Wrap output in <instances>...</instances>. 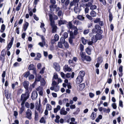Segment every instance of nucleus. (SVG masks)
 <instances>
[{
    "label": "nucleus",
    "mask_w": 124,
    "mask_h": 124,
    "mask_svg": "<svg viewBox=\"0 0 124 124\" xmlns=\"http://www.w3.org/2000/svg\"><path fill=\"white\" fill-rule=\"evenodd\" d=\"M13 43H11L10 42L8 45L7 48V50L8 51V50L11 48V47L12 46V45Z\"/></svg>",
    "instance_id": "obj_45"
},
{
    "label": "nucleus",
    "mask_w": 124,
    "mask_h": 124,
    "mask_svg": "<svg viewBox=\"0 0 124 124\" xmlns=\"http://www.w3.org/2000/svg\"><path fill=\"white\" fill-rule=\"evenodd\" d=\"M74 10L76 13H79L81 11L80 7L78 6H76L74 7Z\"/></svg>",
    "instance_id": "obj_13"
},
{
    "label": "nucleus",
    "mask_w": 124,
    "mask_h": 124,
    "mask_svg": "<svg viewBox=\"0 0 124 124\" xmlns=\"http://www.w3.org/2000/svg\"><path fill=\"white\" fill-rule=\"evenodd\" d=\"M75 38H72L70 36V37L69 39V43L70 44H71L72 45H73V39H74Z\"/></svg>",
    "instance_id": "obj_36"
},
{
    "label": "nucleus",
    "mask_w": 124,
    "mask_h": 124,
    "mask_svg": "<svg viewBox=\"0 0 124 124\" xmlns=\"http://www.w3.org/2000/svg\"><path fill=\"white\" fill-rule=\"evenodd\" d=\"M68 25L69 26V29H71L72 30L73 29V27L74 26H75L73 25L71 23V22H70L68 23Z\"/></svg>",
    "instance_id": "obj_34"
},
{
    "label": "nucleus",
    "mask_w": 124,
    "mask_h": 124,
    "mask_svg": "<svg viewBox=\"0 0 124 124\" xmlns=\"http://www.w3.org/2000/svg\"><path fill=\"white\" fill-rule=\"evenodd\" d=\"M85 51L88 55H90L91 54V50L88 47L85 49Z\"/></svg>",
    "instance_id": "obj_27"
},
{
    "label": "nucleus",
    "mask_w": 124,
    "mask_h": 124,
    "mask_svg": "<svg viewBox=\"0 0 124 124\" xmlns=\"http://www.w3.org/2000/svg\"><path fill=\"white\" fill-rule=\"evenodd\" d=\"M79 48L81 52H83L84 50V46L82 44H81L79 46Z\"/></svg>",
    "instance_id": "obj_35"
},
{
    "label": "nucleus",
    "mask_w": 124,
    "mask_h": 124,
    "mask_svg": "<svg viewBox=\"0 0 124 124\" xmlns=\"http://www.w3.org/2000/svg\"><path fill=\"white\" fill-rule=\"evenodd\" d=\"M40 122L41 123H43L45 124L46 123V121L44 119V117H42L40 120Z\"/></svg>",
    "instance_id": "obj_41"
},
{
    "label": "nucleus",
    "mask_w": 124,
    "mask_h": 124,
    "mask_svg": "<svg viewBox=\"0 0 124 124\" xmlns=\"http://www.w3.org/2000/svg\"><path fill=\"white\" fill-rule=\"evenodd\" d=\"M29 25L28 23L25 22L23 24V28L24 31H26Z\"/></svg>",
    "instance_id": "obj_19"
},
{
    "label": "nucleus",
    "mask_w": 124,
    "mask_h": 124,
    "mask_svg": "<svg viewBox=\"0 0 124 124\" xmlns=\"http://www.w3.org/2000/svg\"><path fill=\"white\" fill-rule=\"evenodd\" d=\"M81 41L82 43L84 45H85L86 43L87 42V40L85 39L84 37H82L81 38Z\"/></svg>",
    "instance_id": "obj_28"
},
{
    "label": "nucleus",
    "mask_w": 124,
    "mask_h": 124,
    "mask_svg": "<svg viewBox=\"0 0 124 124\" xmlns=\"http://www.w3.org/2000/svg\"><path fill=\"white\" fill-rule=\"evenodd\" d=\"M30 74V72L28 71L24 73L23 74V75L24 77L27 78L28 77H29Z\"/></svg>",
    "instance_id": "obj_24"
},
{
    "label": "nucleus",
    "mask_w": 124,
    "mask_h": 124,
    "mask_svg": "<svg viewBox=\"0 0 124 124\" xmlns=\"http://www.w3.org/2000/svg\"><path fill=\"white\" fill-rule=\"evenodd\" d=\"M60 74L62 78L65 79L66 78L65 76V74L64 73L62 72H61Z\"/></svg>",
    "instance_id": "obj_63"
},
{
    "label": "nucleus",
    "mask_w": 124,
    "mask_h": 124,
    "mask_svg": "<svg viewBox=\"0 0 124 124\" xmlns=\"http://www.w3.org/2000/svg\"><path fill=\"white\" fill-rule=\"evenodd\" d=\"M35 119H37L38 117H39V115L38 114V112L37 111H35Z\"/></svg>",
    "instance_id": "obj_52"
},
{
    "label": "nucleus",
    "mask_w": 124,
    "mask_h": 124,
    "mask_svg": "<svg viewBox=\"0 0 124 124\" xmlns=\"http://www.w3.org/2000/svg\"><path fill=\"white\" fill-rule=\"evenodd\" d=\"M89 95L91 98H93L94 96V94L92 93H89Z\"/></svg>",
    "instance_id": "obj_64"
},
{
    "label": "nucleus",
    "mask_w": 124,
    "mask_h": 124,
    "mask_svg": "<svg viewBox=\"0 0 124 124\" xmlns=\"http://www.w3.org/2000/svg\"><path fill=\"white\" fill-rule=\"evenodd\" d=\"M85 86V84L82 83L80 84L79 85V89L80 90H82L84 88Z\"/></svg>",
    "instance_id": "obj_31"
},
{
    "label": "nucleus",
    "mask_w": 124,
    "mask_h": 124,
    "mask_svg": "<svg viewBox=\"0 0 124 124\" xmlns=\"http://www.w3.org/2000/svg\"><path fill=\"white\" fill-rule=\"evenodd\" d=\"M102 38L101 35V34H96L95 36L94 35L91 38V40L94 41V43L96 42L98 40H100Z\"/></svg>",
    "instance_id": "obj_4"
},
{
    "label": "nucleus",
    "mask_w": 124,
    "mask_h": 124,
    "mask_svg": "<svg viewBox=\"0 0 124 124\" xmlns=\"http://www.w3.org/2000/svg\"><path fill=\"white\" fill-rule=\"evenodd\" d=\"M97 7L95 5H92L90 7V9L91 10H94Z\"/></svg>",
    "instance_id": "obj_47"
},
{
    "label": "nucleus",
    "mask_w": 124,
    "mask_h": 124,
    "mask_svg": "<svg viewBox=\"0 0 124 124\" xmlns=\"http://www.w3.org/2000/svg\"><path fill=\"white\" fill-rule=\"evenodd\" d=\"M60 113L61 115H66L67 114L68 112L65 110L64 108L63 107L61 109Z\"/></svg>",
    "instance_id": "obj_14"
},
{
    "label": "nucleus",
    "mask_w": 124,
    "mask_h": 124,
    "mask_svg": "<svg viewBox=\"0 0 124 124\" xmlns=\"http://www.w3.org/2000/svg\"><path fill=\"white\" fill-rule=\"evenodd\" d=\"M96 116V114L95 113L93 112L91 115V117L92 120H94L95 119Z\"/></svg>",
    "instance_id": "obj_26"
},
{
    "label": "nucleus",
    "mask_w": 124,
    "mask_h": 124,
    "mask_svg": "<svg viewBox=\"0 0 124 124\" xmlns=\"http://www.w3.org/2000/svg\"><path fill=\"white\" fill-rule=\"evenodd\" d=\"M61 108V107L59 105H58L54 109V112L56 113L58 110H59Z\"/></svg>",
    "instance_id": "obj_22"
},
{
    "label": "nucleus",
    "mask_w": 124,
    "mask_h": 124,
    "mask_svg": "<svg viewBox=\"0 0 124 124\" xmlns=\"http://www.w3.org/2000/svg\"><path fill=\"white\" fill-rule=\"evenodd\" d=\"M41 55L40 54L38 53L37 54V56L36 58H35V59L38 60L39 58H41Z\"/></svg>",
    "instance_id": "obj_46"
},
{
    "label": "nucleus",
    "mask_w": 124,
    "mask_h": 124,
    "mask_svg": "<svg viewBox=\"0 0 124 124\" xmlns=\"http://www.w3.org/2000/svg\"><path fill=\"white\" fill-rule=\"evenodd\" d=\"M34 69V66L33 64H31L29 65L28 67V69L29 70H33Z\"/></svg>",
    "instance_id": "obj_37"
},
{
    "label": "nucleus",
    "mask_w": 124,
    "mask_h": 124,
    "mask_svg": "<svg viewBox=\"0 0 124 124\" xmlns=\"http://www.w3.org/2000/svg\"><path fill=\"white\" fill-rule=\"evenodd\" d=\"M56 119L55 120V122L57 123H59V119L60 118V116L58 115H57L55 117Z\"/></svg>",
    "instance_id": "obj_33"
},
{
    "label": "nucleus",
    "mask_w": 124,
    "mask_h": 124,
    "mask_svg": "<svg viewBox=\"0 0 124 124\" xmlns=\"http://www.w3.org/2000/svg\"><path fill=\"white\" fill-rule=\"evenodd\" d=\"M50 24L52 27L56 26L54 24V20L50 21Z\"/></svg>",
    "instance_id": "obj_57"
},
{
    "label": "nucleus",
    "mask_w": 124,
    "mask_h": 124,
    "mask_svg": "<svg viewBox=\"0 0 124 124\" xmlns=\"http://www.w3.org/2000/svg\"><path fill=\"white\" fill-rule=\"evenodd\" d=\"M46 109L48 110H50L52 109V106H51L48 104L46 105Z\"/></svg>",
    "instance_id": "obj_32"
},
{
    "label": "nucleus",
    "mask_w": 124,
    "mask_h": 124,
    "mask_svg": "<svg viewBox=\"0 0 124 124\" xmlns=\"http://www.w3.org/2000/svg\"><path fill=\"white\" fill-rule=\"evenodd\" d=\"M29 91H26L25 93L21 95L20 99V100L22 101L21 103L24 104L25 101L29 97Z\"/></svg>",
    "instance_id": "obj_2"
},
{
    "label": "nucleus",
    "mask_w": 124,
    "mask_h": 124,
    "mask_svg": "<svg viewBox=\"0 0 124 124\" xmlns=\"http://www.w3.org/2000/svg\"><path fill=\"white\" fill-rule=\"evenodd\" d=\"M77 17L78 19L81 21H84L85 20V17L83 15H78Z\"/></svg>",
    "instance_id": "obj_15"
},
{
    "label": "nucleus",
    "mask_w": 124,
    "mask_h": 124,
    "mask_svg": "<svg viewBox=\"0 0 124 124\" xmlns=\"http://www.w3.org/2000/svg\"><path fill=\"white\" fill-rule=\"evenodd\" d=\"M85 75V72L84 71H81L79 73L78 76H80V77H81L83 78L84 77Z\"/></svg>",
    "instance_id": "obj_23"
},
{
    "label": "nucleus",
    "mask_w": 124,
    "mask_h": 124,
    "mask_svg": "<svg viewBox=\"0 0 124 124\" xmlns=\"http://www.w3.org/2000/svg\"><path fill=\"white\" fill-rule=\"evenodd\" d=\"M36 110L38 111L40 113H42L43 111V109L42 108V106L39 101V103L37 104L36 106Z\"/></svg>",
    "instance_id": "obj_5"
},
{
    "label": "nucleus",
    "mask_w": 124,
    "mask_h": 124,
    "mask_svg": "<svg viewBox=\"0 0 124 124\" xmlns=\"http://www.w3.org/2000/svg\"><path fill=\"white\" fill-rule=\"evenodd\" d=\"M36 90L39 92L43 90V88L42 87L39 86L36 89Z\"/></svg>",
    "instance_id": "obj_49"
},
{
    "label": "nucleus",
    "mask_w": 124,
    "mask_h": 124,
    "mask_svg": "<svg viewBox=\"0 0 124 124\" xmlns=\"http://www.w3.org/2000/svg\"><path fill=\"white\" fill-rule=\"evenodd\" d=\"M25 107L27 108H29L30 107V104L29 103L27 102H26L25 103Z\"/></svg>",
    "instance_id": "obj_56"
},
{
    "label": "nucleus",
    "mask_w": 124,
    "mask_h": 124,
    "mask_svg": "<svg viewBox=\"0 0 124 124\" xmlns=\"http://www.w3.org/2000/svg\"><path fill=\"white\" fill-rule=\"evenodd\" d=\"M52 32L53 33H54L56 32L57 27L56 26L52 27Z\"/></svg>",
    "instance_id": "obj_44"
},
{
    "label": "nucleus",
    "mask_w": 124,
    "mask_h": 124,
    "mask_svg": "<svg viewBox=\"0 0 124 124\" xmlns=\"http://www.w3.org/2000/svg\"><path fill=\"white\" fill-rule=\"evenodd\" d=\"M24 104H21V107L20 108V111H19L20 114L22 113H23V112L24 110Z\"/></svg>",
    "instance_id": "obj_21"
},
{
    "label": "nucleus",
    "mask_w": 124,
    "mask_h": 124,
    "mask_svg": "<svg viewBox=\"0 0 124 124\" xmlns=\"http://www.w3.org/2000/svg\"><path fill=\"white\" fill-rule=\"evenodd\" d=\"M35 107L34 103H31L30 104V107L31 110L33 109Z\"/></svg>",
    "instance_id": "obj_43"
},
{
    "label": "nucleus",
    "mask_w": 124,
    "mask_h": 124,
    "mask_svg": "<svg viewBox=\"0 0 124 124\" xmlns=\"http://www.w3.org/2000/svg\"><path fill=\"white\" fill-rule=\"evenodd\" d=\"M65 71L70 72L71 71V69L70 67H69L68 65H65L63 68Z\"/></svg>",
    "instance_id": "obj_16"
},
{
    "label": "nucleus",
    "mask_w": 124,
    "mask_h": 124,
    "mask_svg": "<svg viewBox=\"0 0 124 124\" xmlns=\"http://www.w3.org/2000/svg\"><path fill=\"white\" fill-rule=\"evenodd\" d=\"M57 14L58 16L60 17H61V16H63V14L61 10H59Z\"/></svg>",
    "instance_id": "obj_38"
},
{
    "label": "nucleus",
    "mask_w": 124,
    "mask_h": 124,
    "mask_svg": "<svg viewBox=\"0 0 124 124\" xmlns=\"http://www.w3.org/2000/svg\"><path fill=\"white\" fill-rule=\"evenodd\" d=\"M72 30H74L73 32L72 31H70V30L68 31L69 32L70 36L71 38H75L78 33V29L76 26H74Z\"/></svg>",
    "instance_id": "obj_1"
},
{
    "label": "nucleus",
    "mask_w": 124,
    "mask_h": 124,
    "mask_svg": "<svg viewBox=\"0 0 124 124\" xmlns=\"http://www.w3.org/2000/svg\"><path fill=\"white\" fill-rule=\"evenodd\" d=\"M86 60L87 61H90L91 60V57L89 56H86L84 58V61Z\"/></svg>",
    "instance_id": "obj_29"
},
{
    "label": "nucleus",
    "mask_w": 124,
    "mask_h": 124,
    "mask_svg": "<svg viewBox=\"0 0 124 124\" xmlns=\"http://www.w3.org/2000/svg\"><path fill=\"white\" fill-rule=\"evenodd\" d=\"M38 93L36 91H33L32 93L31 96V99L33 100L36 99L38 97Z\"/></svg>",
    "instance_id": "obj_8"
},
{
    "label": "nucleus",
    "mask_w": 124,
    "mask_h": 124,
    "mask_svg": "<svg viewBox=\"0 0 124 124\" xmlns=\"http://www.w3.org/2000/svg\"><path fill=\"white\" fill-rule=\"evenodd\" d=\"M59 39V36L57 34H56L54 36V40L55 41H56L58 40Z\"/></svg>",
    "instance_id": "obj_40"
},
{
    "label": "nucleus",
    "mask_w": 124,
    "mask_h": 124,
    "mask_svg": "<svg viewBox=\"0 0 124 124\" xmlns=\"http://www.w3.org/2000/svg\"><path fill=\"white\" fill-rule=\"evenodd\" d=\"M34 77L33 75L32 74H30L29 77V80H31L34 78Z\"/></svg>",
    "instance_id": "obj_51"
},
{
    "label": "nucleus",
    "mask_w": 124,
    "mask_h": 124,
    "mask_svg": "<svg viewBox=\"0 0 124 124\" xmlns=\"http://www.w3.org/2000/svg\"><path fill=\"white\" fill-rule=\"evenodd\" d=\"M94 28L93 29L92 31L93 33L99 32L101 33L102 31L101 30V27L98 25L96 24L94 26Z\"/></svg>",
    "instance_id": "obj_3"
},
{
    "label": "nucleus",
    "mask_w": 124,
    "mask_h": 124,
    "mask_svg": "<svg viewBox=\"0 0 124 124\" xmlns=\"http://www.w3.org/2000/svg\"><path fill=\"white\" fill-rule=\"evenodd\" d=\"M41 78V75H39L37 76L36 75L35 80L34 82V83H35L36 81L38 82L40 81Z\"/></svg>",
    "instance_id": "obj_18"
},
{
    "label": "nucleus",
    "mask_w": 124,
    "mask_h": 124,
    "mask_svg": "<svg viewBox=\"0 0 124 124\" xmlns=\"http://www.w3.org/2000/svg\"><path fill=\"white\" fill-rule=\"evenodd\" d=\"M83 78L80 76H78L76 79V82L77 84H79L81 83L83 80Z\"/></svg>",
    "instance_id": "obj_12"
},
{
    "label": "nucleus",
    "mask_w": 124,
    "mask_h": 124,
    "mask_svg": "<svg viewBox=\"0 0 124 124\" xmlns=\"http://www.w3.org/2000/svg\"><path fill=\"white\" fill-rule=\"evenodd\" d=\"M85 53L83 52H80V55L81 57V59L83 61H84V58L86 56L85 55Z\"/></svg>",
    "instance_id": "obj_17"
},
{
    "label": "nucleus",
    "mask_w": 124,
    "mask_h": 124,
    "mask_svg": "<svg viewBox=\"0 0 124 124\" xmlns=\"http://www.w3.org/2000/svg\"><path fill=\"white\" fill-rule=\"evenodd\" d=\"M69 0H66V1L65 2V5L66 6L65 7H63L64 9L65 10H66L67 9V7L66 6H67L69 4Z\"/></svg>",
    "instance_id": "obj_30"
},
{
    "label": "nucleus",
    "mask_w": 124,
    "mask_h": 124,
    "mask_svg": "<svg viewBox=\"0 0 124 124\" xmlns=\"http://www.w3.org/2000/svg\"><path fill=\"white\" fill-rule=\"evenodd\" d=\"M60 19L59 21L58 24L60 26L62 24H66L67 22L65 20H63L62 19V17H60Z\"/></svg>",
    "instance_id": "obj_11"
},
{
    "label": "nucleus",
    "mask_w": 124,
    "mask_h": 124,
    "mask_svg": "<svg viewBox=\"0 0 124 124\" xmlns=\"http://www.w3.org/2000/svg\"><path fill=\"white\" fill-rule=\"evenodd\" d=\"M5 29V26L4 24H2L1 26L0 31L1 33L4 32Z\"/></svg>",
    "instance_id": "obj_25"
},
{
    "label": "nucleus",
    "mask_w": 124,
    "mask_h": 124,
    "mask_svg": "<svg viewBox=\"0 0 124 124\" xmlns=\"http://www.w3.org/2000/svg\"><path fill=\"white\" fill-rule=\"evenodd\" d=\"M26 117L29 120L31 119L32 118V112L30 109H28L26 113Z\"/></svg>",
    "instance_id": "obj_6"
},
{
    "label": "nucleus",
    "mask_w": 124,
    "mask_h": 124,
    "mask_svg": "<svg viewBox=\"0 0 124 124\" xmlns=\"http://www.w3.org/2000/svg\"><path fill=\"white\" fill-rule=\"evenodd\" d=\"M59 87L57 85L55 86H54V91L55 92H57L59 90Z\"/></svg>",
    "instance_id": "obj_55"
},
{
    "label": "nucleus",
    "mask_w": 124,
    "mask_h": 124,
    "mask_svg": "<svg viewBox=\"0 0 124 124\" xmlns=\"http://www.w3.org/2000/svg\"><path fill=\"white\" fill-rule=\"evenodd\" d=\"M41 84L43 85H44L45 84V82L44 79L43 78L41 79L40 81Z\"/></svg>",
    "instance_id": "obj_54"
},
{
    "label": "nucleus",
    "mask_w": 124,
    "mask_h": 124,
    "mask_svg": "<svg viewBox=\"0 0 124 124\" xmlns=\"http://www.w3.org/2000/svg\"><path fill=\"white\" fill-rule=\"evenodd\" d=\"M89 32V29L85 30L83 32V33L85 35H86L88 34Z\"/></svg>",
    "instance_id": "obj_61"
},
{
    "label": "nucleus",
    "mask_w": 124,
    "mask_h": 124,
    "mask_svg": "<svg viewBox=\"0 0 124 124\" xmlns=\"http://www.w3.org/2000/svg\"><path fill=\"white\" fill-rule=\"evenodd\" d=\"M109 21H111L113 18L112 16V14L110 12L109 13Z\"/></svg>",
    "instance_id": "obj_62"
},
{
    "label": "nucleus",
    "mask_w": 124,
    "mask_h": 124,
    "mask_svg": "<svg viewBox=\"0 0 124 124\" xmlns=\"http://www.w3.org/2000/svg\"><path fill=\"white\" fill-rule=\"evenodd\" d=\"M45 43H44L42 42H40L38 44L40 45L41 47H43L45 45Z\"/></svg>",
    "instance_id": "obj_58"
},
{
    "label": "nucleus",
    "mask_w": 124,
    "mask_h": 124,
    "mask_svg": "<svg viewBox=\"0 0 124 124\" xmlns=\"http://www.w3.org/2000/svg\"><path fill=\"white\" fill-rule=\"evenodd\" d=\"M65 39H66L68 37V34L67 32H64L63 35Z\"/></svg>",
    "instance_id": "obj_53"
},
{
    "label": "nucleus",
    "mask_w": 124,
    "mask_h": 124,
    "mask_svg": "<svg viewBox=\"0 0 124 124\" xmlns=\"http://www.w3.org/2000/svg\"><path fill=\"white\" fill-rule=\"evenodd\" d=\"M86 17L89 20H91L93 19V18L92 16L90 15H89L88 14H87L86 16Z\"/></svg>",
    "instance_id": "obj_48"
},
{
    "label": "nucleus",
    "mask_w": 124,
    "mask_h": 124,
    "mask_svg": "<svg viewBox=\"0 0 124 124\" xmlns=\"http://www.w3.org/2000/svg\"><path fill=\"white\" fill-rule=\"evenodd\" d=\"M29 82L26 81H24L22 83L23 86L26 89V91H29Z\"/></svg>",
    "instance_id": "obj_7"
},
{
    "label": "nucleus",
    "mask_w": 124,
    "mask_h": 124,
    "mask_svg": "<svg viewBox=\"0 0 124 124\" xmlns=\"http://www.w3.org/2000/svg\"><path fill=\"white\" fill-rule=\"evenodd\" d=\"M62 43V42H58V46L59 48H62L63 46Z\"/></svg>",
    "instance_id": "obj_60"
},
{
    "label": "nucleus",
    "mask_w": 124,
    "mask_h": 124,
    "mask_svg": "<svg viewBox=\"0 0 124 124\" xmlns=\"http://www.w3.org/2000/svg\"><path fill=\"white\" fill-rule=\"evenodd\" d=\"M79 1V0H73L70 4V7H71L73 6H78V2Z\"/></svg>",
    "instance_id": "obj_10"
},
{
    "label": "nucleus",
    "mask_w": 124,
    "mask_h": 124,
    "mask_svg": "<svg viewBox=\"0 0 124 124\" xmlns=\"http://www.w3.org/2000/svg\"><path fill=\"white\" fill-rule=\"evenodd\" d=\"M65 38L63 37H62L60 39V41L63 44L65 42Z\"/></svg>",
    "instance_id": "obj_59"
},
{
    "label": "nucleus",
    "mask_w": 124,
    "mask_h": 124,
    "mask_svg": "<svg viewBox=\"0 0 124 124\" xmlns=\"http://www.w3.org/2000/svg\"><path fill=\"white\" fill-rule=\"evenodd\" d=\"M21 3L20 2H19L18 6L16 7V10L17 11H19L21 7Z\"/></svg>",
    "instance_id": "obj_39"
},
{
    "label": "nucleus",
    "mask_w": 124,
    "mask_h": 124,
    "mask_svg": "<svg viewBox=\"0 0 124 124\" xmlns=\"http://www.w3.org/2000/svg\"><path fill=\"white\" fill-rule=\"evenodd\" d=\"M53 67L56 71H59L60 70V66L58 63L54 62L53 63Z\"/></svg>",
    "instance_id": "obj_9"
},
{
    "label": "nucleus",
    "mask_w": 124,
    "mask_h": 124,
    "mask_svg": "<svg viewBox=\"0 0 124 124\" xmlns=\"http://www.w3.org/2000/svg\"><path fill=\"white\" fill-rule=\"evenodd\" d=\"M64 45L66 48H68L69 47V45L67 42H65L63 43Z\"/></svg>",
    "instance_id": "obj_42"
},
{
    "label": "nucleus",
    "mask_w": 124,
    "mask_h": 124,
    "mask_svg": "<svg viewBox=\"0 0 124 124\" xmlns=\"http://www.w3.org/2000/svg\"><path fill=\"white\" fill-rule=\"evenodd\" d=\"M90 14L91 16L93 17H95L96 16V13L93 10L91 11L90 13Z\"/></svg>",
    "instance_id": "obj_20"
},
{
    "label": "nucleus",
    "mask_w": 124,
    "mask_h": 124,
    "mask_svg": "<svg viewBox=\"0 0 124 124\" xmlns=\"http://www.w3.org/2000/svg\"><path fill=\"white\" fill-rule=\"evenodd\" d=\"M100 20V18H97L94 21V23H99Z\"/></svg>",
    "instance_id": "obj_50"
}]
</instances>
